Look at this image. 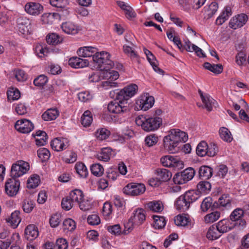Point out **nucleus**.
<instances>
[{
	"label": "nucleus",
	"mask_w": 249,
	"mask_h": 249,
	"mask_svg": "<svg viewBox=\"0 0 249 249\" xmlns=\"http://www.w3.org/2000/svg\"><path fill=\"white\" fill-rule=\"evenodd\" d=\"M138 89L137 85L132 84L120 91L117 90L116 100L110 102L108 105V111L115 114L128 112L129 108L127 101L137 93Z\"/></svg>",
	"instance_id": "nucleus-1"
},
{
	"label": "nucleus",
	"mask_w": 249,
	"mask_h": 249,
	"mask_svg": "<svg viewBox=\"0 0 249 249\" xmlns=\"http://www.w3.org/2000/svg\"><path fill=\"white\" fill-rule=\"evenodd\" d=\"M77 53L80 57H89V62L96 64L100 70H107L113 65V62L110 59V54L106 52H97V48L86 46L79 49Z\"/></svg>",
	"instance_id": "nucleus-2"
},
{
	"label": "nucleus",
	"mask_w": 249,
	"mask_h": 249,
	"mask_svg": "<svg viewBox=\"0 0 249 249\" xmlns=\"http://www.w3.org/2000/svg\"><path fill=\"white\" fill-rule=\"evenodd\" d=\"M163 138L164 146L170 153H176L180 150L181 143L188 139L187 133L178 129H172Z\"/></svg>",
	"instance_id": "nucleus-3"
},
{
	"label": "nucleus",
	"mask_w": 249,
	"mask_h": 249,
	"mask_svg": "<svg viewBox=\"0 0 249 249\" xmlns=\"http://www.w3.org/2000/svg\"><path fill=\"white\" fill-rule=\"evenodd\" d=\"M199 198V193L195 190L186 192L184 195L178 197L175 203L177 209L185 211L189 209L191 203L196 201Z\"/></svg>",
	"instance_id": "nucleus-4"
},
{
	"label": "nucleus",
	"mask_w": 249,
	"mask_h": 249,
	"mask_svg": "<svg viewBox=\"0 0 249 249\" xmlns=\"http://www.w3.org/2000/svg\"><path fill=\"white\" fill-rule=\"evenodd\" d=\"M136 124L141 126L143 130L147 132L155 131L158 129L162 124V119L159 117L146 118L142 116L136 118Z\"/></svg>",
	"instance_id": "nucleus-5"
},
{
	"label": "nucleus",
	"mask_w": 249,
	"mask_h": 249,
	"mask_svg": "<svg viewBox=\"0 0 249 249\" xmlns=\"http://www.w3.org/2000/svg\"><path fill=\"white\" fill-rule=\"evenodd\" d=\"M30 166L27 162L18 160L11 166L10 176L11 178L17 179L22 177L29 170Z\"/></svg>",
	"instance_id": "nucleus-6"
},
{
	"label": "nucleus",
	"mask_w": 249,
	"mask_h": 249,
	"mask_svg": "<svg viewBox=\"0 0 249 249\" xmlns=\"http://www.w3.org/2000/svg\"><path fill=\"white\" fill-rule=\"evenodd\" d=\"M195 173L194 168L192 167L187 168L175 174L173 178L174 182L177 184L186 183L194 178Z\"/></svg>",
	"instance_id": "nucleus-7"
},
{
	"label": "nucleus",
	"mask_w": 249,
	"mask_h": 249,
	"mask_svg": "<svg viewBox=\"0 0 249 249\" xmlns=\"http://www.w3.org/2000/svg\"><path fill=\"white\" fill-rule=\"evenodd\" d=\"M145 191V186L144 184L141 183H130L126 185L123 188L124 193L131 196L142 195Z\"/></svg>",
	"instance_id": "nucleus-8"
},
{
	"label": "nucleus",
	"mask_w": 249,
	"mask_h": 249,
	"mask_svg": "<svg viewBox=\"0 0 249 249\" xmlns=\"http://www.w3.org/2000/svg\"><path fill=\"white\" fill-rule=\"evenodd\" d=\"M4 187L5 193L8 196L11 197L15 196L19 191V180L11 178L5 182Z\"/></svg>",
	"instance_id": "nucleus-9"
},
{
	"label": "nucleus",
	"mask_w": 249,
	"mask_h": 249,
	"mask_svg": "<svg viewBox=\"0 0 249 249\" xmlns=\"http://www.w3.org/2000/svg\"><path fill=\"white\" fill-rule=\"evenodd\" d=\"M114 65L107 70H100L101 71H106L105 73L106 76L108 78V80L102 83V86L106 89L109 88L117 87V83L113 82V80H117L119 76V73L117 71H110V69L112 68Z\"/></svg>",
	"instance_id": "nucleus-10"
},
{
	"label": "nucleus",
	"mask_w": 249,
	"mask_h": 249,
	"mask_svg": "<svg viewBox=\"0 0 249 249\" xmlns=\"http://www.w3.org/2000/svg\"><path fill=\"white\" fill-rule=\"evenodd\" d=\"M15 127L18 131L22 133H28L34 128L33 124L27 119H22L16 122Z\"/></svg>",
	"instance_id": "nucleus-11"
},
{
	"label": "nucleus",
	"mask_w": 249,
	"mask_h": 249,
	"mask_svg": "<svg viewBox=\"0 0 249 249\" xmlns=\"http://www.w3.org/2000/svg\"><path fill=\"white\" fill-rule=\"evenodd\" d=\"M17 26L18 31L23 35L30 33L31 23L27 18L20 16L17 19Z\"/></svg>",
	"instance_id": "nucleus-12"
},
{
	"label": "nucleus",
	"mask_w": 249,
	"mask_h": 249,
	"mask_svg": "<svg viewBox=\"0 0 249 249\" xmlns=\"http://www.w3.org/2000/svg\"><path fill=\"white\" fill-rule=\"evenodd\" d=\"M154 98L148 94L142 95L137 101V104L140 106L141 109L146 111L151 108L154 104Z\"/></svg>",
	"instance_id": "nucleus-13"
},
{
	"label": "nucleus",
	"mask_w": 249,
	"mask_h": 249,
	"mask_svg": "<svg viewBox=\"0 0 249 249\" xmlns=\"http://www.w3.org/2000/svg\"><path fill=\"white\" fill-rule=\"evenodd\" d=\"M24 9L28 14L33 16H37L43 11V7L40 3L36 2L27 3Z\"/></svg>",
	"instance_id": "nucleus-14"
},
{
	"label": "nucleus",
	"mask_w": 249,
	"mask_h": 249,
	"mask_svg": "<svg viewBox=\"0 0 249 249\" xmlns=\"http://www.w3.org/2000/svg\"><path fill=\"white\" fill-rule=\"evenodd\" d=\"M247 20L248 17L246 14H239L231 19L229 25L231 28L236 29L242 27L246 24Z\"/></svg>",
	"instance_id": "nucleus-15"
},
{
	"label": "nucleus",
	"mask_w": 249,
	"mask_h": 249,
	"mask_svg": "<svg viewBox=\"0 0 249 249\" xmlns=\"http://www.w3.org/2000/svg\"><path fill=\"white\" fill-rule=\"evenodd\" d=\"M51 145L54 150L61 151L67 148L69 144L67 139L56 138L51 142Z\"/></svg>",
	"instance_id": "nucleus-16"
},
{
	"label": "nucleus",
	"mask_w": 249,
	"mask_h": 249,
	"mask_svg": "<svg viewBox=\"0 0 249 249\" xmlns=\"http://www.w3.org/2000/svg\"><path fill=\"white\" fill-rule=\"evenodd\" d=\"M135 225H140L145 220V211L142 209L138 208L134 210L130 217Z\"/></svg>",
	"instance_id": "nucleus-17"
},
{
	"label": "nucleus",
	"mask_w": 249,
	"mask_h": 249,
	"mask_svg": "<svg viewBox=\"0 0 249 249\" xmlns=\"http://www.w3.org/2000/svg\"><path fill=\"white\" fill-rule=\"evenodd\" d=\"M216 226L220 232L222 234L232 230L234 226V224L232 223L230 219H223L219 221Z\"/></svg>",
	"instance_id": "nucleus-18"
},
{
	"label": "nucleus",
	"mask_w": 249,
	"mask_h": 249,
	"mask_svg": "<svg viewBox=\"0 0 249 249\" xmlns=\"http://www.w3.org/2000/svg\"><path fill=\"white\" fill-rule=\"evenodd\" d=\"M143 51L147 56V59L148 62L152 66L155 71L159 73L160 74L163 75L164 73V71L157 66V61L154 55L150 51L145 48L143 49Z\"/></svg>",
	"instance_id": "nucleus-19"
},
{
	"label": "nucleus",
	"mask_w": 249,
	"mask_h": 249,
	"mask_svg": "<svg viewBox=\"0 0 249 249\" xmlns=\"http://www.w3.org/2000/svg\"><path fill=\"white\" fill-rule=\"evenodd\" d=\"M89 59H82L80 57H72L69 60V64L74 68H81L87 66L89 64Z\"/></svg>",
	"instance_id": "nucleus-20"
},
{
	"label": "nucleus",
	"mask_w": 249,
	"mask_h": 249,
	"mask_svg": "<svg viewBox=\"0 0 249 249\" xmlns=\"http://www.w3.org/2000/svg\"><path fill=\"white\" fill-rule=\"evenodd\" d=\"M61 28L64 32L67 34L75 35L80 31L79 27L71 22L62 23Z\"/></svg>",
	"instance_id": "nucleus-21"
},
{
	"label": "nucleus",
	"mask_w": 249,
	"mask_h": 249,
	"mask_svg": "<svg viewBox=\"0 0 249 249\" xmlns=\"http://www.w3.org/2000/svg\"><path fill=\"white\" fill-rule=\"evenodd\" d=\"M158 179L161 182H166L172 178V174L168 170L164 168H158L155 170Z\"/></svg>",
	"instance_id": "nucleus-22"
},
{
	"label": "nucleus",
	"mask_w": 249,
	"mask_h": 249,
	"mask_svg": "<svg viewBox=\"0 0 249 249\" xmlns=\"http://www.w3.org/2000/svg\"><path fill=\"white\" fill-rule=\"evenodd\" d=\"M38 236L37 228L35 225H28L25 230V236L28 240H33Z\"/></svg>",
	"instance_id": "nucleus-23"
},
{
	"label": "nucleus",
	"mask_w": 249,
	"mask_h": 249,
	"mask_svg": "<svg viewBox=\"0 0 249 249\" xmlns=\"http://www.w3.org/2000/svg\"><path fill=\"white\" fill-rule=\"evenodd\" d=\"M134 46H130L128 44H124L123 46V51L127 54L133 61H136L139 62L140 59L139 56L135 52L134 48Z\"/></svg>",
	"instance_id": "nucleus-24"
},
{
	"label": "nucleus",
	"mask_w": 249,
	"mask_h": 249,
	"mask_svg": "<svg viewBox=\"0 0 249 249\" xmlns=\"http://www.w3.org/2000/svg\"><path fill=\"white\" fill-rule=\"evenodd\" d=\"M112 154V150L110 147H105L96 155L97 158L103 161H107Z\"/></svg>",
	"instance_id": "nucleus-25"
},
{
	"label": "nucleus",
	"mask_w": 249,
	"mask_h": 249,
	"mask_svg": "<svg viewBox=\"0 0 249 249\" xmlns=\"http://www.w3.org/2000/svg\"><path fill=\"white\" fill-rule=\"evenodd\" d=\"M59 115V112L56 108L47 109L42 115V119L46 121L55 120Z\"/></svg>",
	"instance_id": "nucleus-26"
},
{
	"label": "nucleus",
	"mask_w": 249,
	"mask_h": 249,
	"mask_svg": "<svg viewBox=\"0 0 249 249\" xmlns=\"http://www.w3.org/2000/svg\"><path fill=\"white\" fill-rule=\"evenodd\" d=\"M198 173L200 178L207 179L212 176L213 169L208 166H201L199 169Z\"/></svg>",
	"instance_id": "nucleus-27"
},
{
	"label": "nucleus",
	"mask_w": 249,
	"mask_h": 249,
	"mask_svg": "<svg viewBox=\"0 0 249 249\" xmlns=\"http://www.w3.org/2000/svg\"><path fill=\"white\" fill-rule=\"evenodd\" d=\"M202 102L204 105V107L208 111H211L213 107H216L217 104L216 101L207 94H206L205 99H203Z\"/></svg>",
	"instance_id": "nucleus-28"
},
{
	"label": "nucleus",
	"mask_w": 249,
	"mask_h": 249,
	"mask_svg": "<svg viewBox=\"0 0 249 249\" xmlns=\"http://www.w3.org/2000/svg\"><path fill=\"white\" fill-rule=\"evenodd\" d=\"M231 15V8L226 7L221 15L217 18L215 21L216 24L219 25L222 24Z\"/></svg>",
	"instance_id": "nucleus-29"
},
{
	"label": "nucleus",
	"mask_w": 249,
	"mask_h": 249,
	"mask_svg": "<svg viewBox=\"0 0 249 249\" xmlns=\"http://www.w3.org/2000/svg\"><path fill=\"white\" fill-rule=\"evenodd\" d=\"M221 233L218 230L217 228L214 225L211 226L207 233V237L208 239L214 240L218 239L221 236Z\"/></svg>",
	"instance_id": "nucleus-30"
},
{
	"label": "nucleus",
	"mask_w": 249,
	"mask_h": 249,
	"mask_svg": "<svg viewBox=\"0 0 249 249\" xmlns=\"http://www.w3.org/2000/svg\"><path fill=\"white\" fill-rule=\"evenodd\" d=\"M19 215V212L15 211L11 213L10 217L7 219V221L14 228L17 227L21 221V218Z\"/></svg>",
	"instance_id": "nucleus-31"
},
{
	"label": "nucleus",
	"mask_w": 249,
	"mask_h": 249,
	"mask_svg": "<svg viewBox=\"0 0 249 249\" xmlns=\"http://www.w3.org/2000/svg\"><path fill=\"white\" fill-rule=\"evenodd\" d=\"M147 208L154 212H160L163 210V205L160 201H151L147 203Z\"/></svg>",
	"instance_id": "nucleus-32"
},
{
	"label": "nucleus",
	"mask_w": 249,
	"mask_h": 249,
	"mask_svg": "<svg viewBox=\"0 0 249 249\" xmlns=\"http://www.w3.org/2000/svg\"><path fill=\"white\" fill-rule=\"evenodd\" d=\"M197 190L195 191L199 192L200 197L201 193H206L210 191L211 189V184L207 181H202L198 183L197 185Z\"/></svg>",
	"instance_id": "nucleus-33"
},
{
	"label": "nucleus",
	"mask_w": 249,
	"mask_h": 249,
	"mask_svg": "<svg viewBox=\"0 0 249 249\" xmlns=\"http://www.w3.org/2000/svg\"><path fill=\"white\" fill-rule=\"evenodd\" d=\"M110 135V131L105 128H99L95 132L96 138L101 141L107 139Z\"/></svg>",
	"instance_id": "nucleus-34"
},
{
	"label": "nucleus",
	"mask_w": 249,
	"mask_h": 249,
	"mask_svg": "<svg viewBox=\"0 0 249 249\" xmlns=\"http://www.w3.org/2000/svg\"><path fill=\"white\" fill-rule=\"evenodd\" d=\"M91 113L89 110L85 111L81 117V124L85 126H89L92 122Z\"/></svg>",
	"instance_id": "nucleus-35"
},
{
	"label": "nucleus",
	"mask_w": 249,
	"mask_h": 249,
	"mask_svg": "<svg viewBox=\"0 0 249 249\" xmlns=\"http://www.w3.org/2000/svg\"><path fill=\"white\" fill-rule=\"evenodd\" d=\"M39 176L37 175H33L28 179L27 181V187L29 189L35 188L39 185Z\"/></svg>",
	"instance_id": "nucleus-36"
},
{
	"label": "nucleus",
	"mask_w": 249,
	"mask_h": 249,
	"mask_svg": "<svg viewBox=\"0 0 249 249\" xmlns=\"http://www.w3.org/2000/svg\"><path fill=\"white\" fill-rule=\"evenodd\" d=\"M218 8V5L216 2H212L208 7L206 8L205 13L206 18H210L216 12Z\"/></svg>",
	"instance_id": "nucleus-37"
},
{
	"label": "nucleus",
	"mask_w": 249,
	"mask_h": 249,
	"mask_svg": "<svg viewBox=\"0 0 249 249\" xmlns=\"http://www.w3.org/2000/svg\"><path fill=\"white\" fill-rule=\"evenodd\" d=\"M69 196L73 202H75L77 203H78L80 200H83L84 198L83 192L79 189H75L71 191Z\"/></svg>",
	"instance_id": "nucleus-38"
},
{
	"label": "nucleus",
	"mask_w": 249,
	"mask_h": 249,
	"mask_svg": "<svg viewBox=\"0 0 249 249\" xmlns=\"http://www.w3.org/2000/svg\"><path fill=\"white\" fill-rule=\"evenodd\" d=\"M208 144L206 142L202 141L198 144L196 149V153L197 155L200 157H203L207 155L208 151Z\"/></svg>",
	"instance_id": "nucleus-39"
},
{
	"label": "nucleus",
	"mask_w": 249,
	"mask_h": 249,
	"mask_svg": "<svg viewBox=\"0 0 249 249\" xmlns=\"http://www.w3.org/2000/svg\"><path fill=\"white\" fill-rule=\"evenodd\" d=\"M75 169L77 173L82 178H86L88 175V172L86 166L81 162L76 163Z\"/></svg>",
	"instance_id": "nucleus-40"
},
{
	"label": "nucleus",
	"mask_w": 249,
	"mask_h": 249,
	"mask_svg": "<svg viewBox=\"0 0 249 249\" xmlns=\"http://www.w3.org/2000/svg\"><path fill=\"white\" fill-rule=\"evenodd\" d=\"M174 221L176 225L184 227L190 222V220L186 215H178L175 217Z\"/></svg>",
	"instance_id": "nucleus-41"
},
{
	"label": "nucleus",
	"mask_w": 249,
	"mask_h": 249,
	"mask_svg": "<svg viewBox=\"0 0 249 249\" xmlns=\"http://www.w3.org/2000/svg\"><path fill=\"white\" fill-rule=\"evenodd\" d=\"M219 135L220 138L224 141L231 142L232 137L230 131L226 127H222L219 129Z\"/></svg>",
	"instance_id": "nucleus-42"
},
{
	"label": "nucleus",
	"mask_w": 249,
	"mask_h": 249,
	"mask_svg": "<svg viewBox=\"0 0 249 249\" xmlns=\"http://www.w3.org/2000/svg\"><path fill=\"white\" fill-rule=\"evenodd\" d=\"M154 223L153 227L155 229H160L164 227L166 224V220L163 216L154 215Z\"/></svg>",
	"instance_id": "nucleus-43"
},
{
	"label": "nucleus",
	"mask_w": 249,
	"mask_h": 249,
	"mask_svg": "<svg viewBox=\"0 0 249 249\" xmlns=\"http://www.w3.org/2000/svg\"><path fill=\"white\" fill-rule=\"evenodd\" d=\"M62 39L57 34L53 33L47 36L46 41L49 44L53 45H57L62 42Z\"/></svg>",
	"instance_id": "nucleus-44"
},
{
	"label": "nucleus",
	"mask_w": 249,
	"mask_h": 249,
	"mask_svg": "<svg viewBox=\"0 0 249 249\" xmlns=\"http://www.w3.org/2000/svg\"><path fill=\"white\" fill-rule=\"evenodd\" d=\"M220 216V212L215 211L207 214L204 217V221L206 223H213L218 220Z\"/></svg>",
	"instance_id": "nucleus-45"
},
{
	"label": "nucleus",
	"mask_w": 249,
	"mask_h": 249,
	"mask_svg": "<svg viewBox=\"0 0 249 249\" xmlns=\"http://www.w3.org/2000/svg\"><path fill=\"white\" fill-rule=\"evenodd\" d=\"M37 155L42 161H46L50 157V151L45 148H40L37 150Z\"/></svg>",
	"instance_id": "nucleus-46"
},
{
	"label": "nucleus",
	"mask_w": 249,
	"mask_h": 249,
	"mask_svg": "<svg viewBox=\"0 0 249 249\" xmlns=\"http://www.w3.org/2000/svg\"><path fill=\"white\" fill-rule=\"evenodd\" d=\"M91 173L95 176L99 177L102 175L104 172V168L100 164H93L90 167Z\"/></svg>",
	"instance_id": "nucleus-47"
},
{
	"label": "nucleus",
	"mask_w": 249,
	"mask_h": 249,
	"mask_svg": "<svg viewBox=\"0 0 249 249\" xmlns=\"http://www.w3.org/2000/svg\"><path fill=\"white\" fill-rule=\"evenodd\" d=\"M7 98L9 100H16L20 97V91L17 89H12L7 92Z\"/></svg>",
	"instance_id": "nucleus-48"
},
{
	"label": "nucleus",
	"mask_w": 249,
	"mask_h": 249,
	"mask_svg": "<svg viewBox=\"0 0 249 249\" xmlns=\"http://www.w3.org/2000/svg\"><path fill=\"white\" fill-rule=\"evenodd\" d=\"M35 207V203L33 201L30 199H25L22 203V209L24 212L30 213Z\"/></svg>",
	"instance_id": "nucleus-49"
},
{
	"label": "nucleus",
	"mask_w": 249,
	"mask_h": 249,
	"mask_svg": "<svg viewBox=\"0 0 249 249\" xmlns=\"http://www.w3.org/2000/svg\"><path fill=\"white\" fill-rule=\"evenodd\" d=\"M243 215V209L237 208L231 214L230 220L233 221H238Z\"/></svg>",
	"instance_id": "nucleus-50"
},
{
	"label": "nucleus",
	"mask_w": 249,
	"mask_h": 249,
	"mask_svg": "<svg viewBox=\"0 0 249 249\" xmlns=\"http://www.w3.org/2000/svg\"><path fill=\"white\" fill-rule=\"evenodd\" d=\"M73 202L70 198V196H67L63 198L61 201L62 208L66 210L69 211L73 207Z\"/></svg>",
	"instance_id": "nucleus-51"
},
{
	"label": "nucleus",
	"mask_w": 249,
	"mask_h": 249,
	"mask_svg": "<svg viewBox=\"0 0 249 249\" xmlns=\"http://www.w3.org/2000/svg\"><path fill=\"white\" fill-rule=\"evenodd\" d=\"M48 80L47 76L44 75H40L35 79L34 84L36 86L41 87L47 83Z\"/></svg>",
	"instance_id": "nucleus-52"
},
{
	"label": "nucleus",
	"mask_w": 249,
	"mask_h": 249,
	"mask_svg": "<svg viewBox=\"0 0 249 249\" xmlns=\"http://www.w3.org/2000/svg\"><path fill=\"white\" fill-rule=\"evenodd\" d=\"M158 141V137L155 134H151L147 136L145 139V143L149 147L156 144Z\"/></svg>",
	"instance_id": "nucleus-53"
},
{
	"label": "nucleus",
	"mask_w": 249,
	"mask_h": 249,
	"mask_svg": "<svg viewBox=\"0 0 249 249\" xmlns=\"http://www.w3.org/2000/svg\"><path fill=\"white\" fill-rule=\"evenodd\" d=\"M64 229L70 231L74 230L76 227L75 221L71 218L65 219L63 223Z\"/></svg>",
	"instance_id": "nucleus-54"
},
{
	"label": "nucleus",
	"mask_w": 249,
	"mask_h": 249,
	"mask_svg": "<svg viewBox=\"0 0 249 249\" xmlns=\"http://www.w3.org/2000/svg\"><path fill=\"white\" fill-rule=\"evenodd\" d=\"M231 200L229 195H223L219 199L218 203L219 205L222 207H228L230 206Z\"/></svg>",
	"instance_id": "nucleus-55"
},
{
	"label": "nucleus",
	"mask_w": 249,
	"mask_h": 249,
	"mask_svg": "<svg viewBox=\"0 0 249 249\" xmlns=\"http://www.w3.org/2000/svg\"><path fill=\"white\" fill-rule=\"evenodd\" d=\"M35 53L36 55L39 57H43L47 55L48 53V50L41 45H37L35 47Z\"/></svg>",
	"instance_id": "nucleus-56"
},
{
	"label": "nucleus",
	"mask_w": 249,
	"mask_h": 249,
	"mask_svg": "<svg viewBox=\"0 0 249 249\" xmlns=\"http://www.w3.org/2000/svg\"><path fill=\"white\" fill-rule=\"evenodd\" d=\"M61 215L59 213L53 215L50 219V224L52 227L55 228L58 226L61 221Z\"/></svg>",
	"instance_id": "nucleus-57"
},
{
	"label": "nucleus",
	"mask_w": 249,
	"mask_h": 249,
	"mask_svg": "<svg viewBox=\"0 0 249 249\" xmlns=\"http://www.w3.org/2000/svg\"><path fill=\"white\" fill-rule=\"evenodd\" d=\"M50 4L54 7L64 8L68 4V0H50Z\"/></svg>",
	"instance_id": "nucleus-58"
},
{
	"label": "nucleus",
	"mask_w": 249,
	"mask_h": 249,
	"mask_svg": "<svg viewBox=\"0 0 249 249\" xmlns=\"http://www.w3.org/2000/svg\"><path fill=\"white\" fill-rule=\"evenodd\" d=\"M212 199L211 197H207L205 198L201 205V209L203 212H206L211 206Z\"/></svg>",
	"instance_id": "nucleus-59"
},
{
	"label": "nucleus",
	"mask_w": 249,
	"mask_h": 249,
	"mask_svg": "<svg viewBox=\"0 0 249 249\" xmlns=\"http://www.w3.org/2000/svg\"><path fill=\"white\" fill-rule=\"evenodd\" d=\"M48 72L52 75L58 74L61 72V69L58 65L51 64L48 67Z\"/></svg>",
	"instance_id": "nucleus-60"
},
{
	"label": "nucleus",
	"mask_w": 249,
	"mask_h": 249,
	"mask_svg": "<svg viewBox=\"0 0 249 249\" xmlns=\"http://www.w3.org/2000/svg\"><path fill=\"white\" fill-rule=\"evenodd\" d=\"M207 150L208 151L207 155L210 157H213L216 154L218 148L215 144L211 143L209 145H208V149Z\"/></svg>",
	"instance_id": "nucleus-61"
},
{
	"label": "nucleus",
	"mask_w": 249,
	"mask_h": 249,
	"mask_svg": "<svg viewBox=\"0 0 249 249\" xmlns=\"http://www.w3.org/2000/svg\"><path fill=\"white\" fill-rule=\"evenodd\" d=\"M107 229L109 232L114 235H119L122 233L121 228L119 224L109 226Z\"/></svg>",
	"instance_id": "nucleus-62"
},
{
	"label": "nucleus",
	"mask_w": 249,
	"mask_h": 249,
	"mask_svg": "<svg viewBox=\"0 0 249 249\" xmlns=\"http://www.w3.org/2000/svg\"><path fill=\"white\" fill-rule=\"evenodd\" d=\"M246 60V55L243 52H240L236 56V62L239 65H242Z\"/></svg>",
	"instance_id": "nucleus-63"
},
{
	"label": "nucleus",
	"mask_w": 249,
	"mask_h": 249,
	"mask_svg": "<svg viewBox=\"0 0 249 249\" xmlns=\"http://www.w3.org/2000/svg\"><path fill=\"white\" fill-rule=\"evenodd\" d=\"M87 220L89 224L91 225H97L100 222L99 217L95 214L89 215Z\"/></svg>",
	"instance_id": "nucleus-64"
}]
</instances>
